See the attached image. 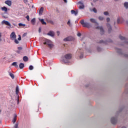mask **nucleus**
I'll list each match as a JSON object with an SVG mask.
<instances>
[{"label": "nucleus", "mask_w": 128, "mask_h": 128, "mask_svg": "<svg viewBox=\"0 0 128 128\" xmlns=\"http://www.w3.org/2000/svg\"><path fill=\"white\" fill-rule=\"evenodd\" d=\"M80 22L84 28H92V24L88 22H84V20H81Z\"/></svg>", "instance_id": "obj_1"}, {"label": "nucleus", "mask_w": 128, "mask_h": 128, "mask_svg": "<svg viewBox=\"0 0 128 128\" xmlns=\"http://www.w3.org/2000/svg\"><path fill=\"white\" fill-rule=\"evenodd\" d=\"M44 44H47L50 48H52L54 47V45L50 40H46V41L44 43Z\"/></svg>", "instance_id": "obj_2"}, {"label": "nucleus", "mask_w": 128, "mask_h": 128, "mask_svg": "<svg viewBox=\"0 0 128 128\" xmlns=\"http://www.w3.org/2000/svg\"><path fill=\"white\" fill-rule=\"evenodd\" d=\"M10 38L12 40H14L16 38V32H12L10 34Z\"/></svg>", "instance_id": "obj_3"}, {"label": "nucleus", "mask_w": 128, "mask_h": 128, "mask_svg": "<svg viewBox=\"0 0 128 128\" xmlns=\"http://www.w3.org/2000/svg\"><path fill=\"white\" fill-rule=\"evenodd\" d=\"M72 40H74V37L72 36H69L64 39V42H72Z\"/></svg>", "instance_id": "obj_4"}, {"label": "nucleus", "mask_w": 128, "mask_h": 128, "mask_svg": "<svg viewBox=\"0 0 128 128\" xmlns=\"http://www.w3.org/2000/svg\"><path fill=\"white\" fill-rule=\"evenodd\" d=\"M96 30H100V32L101 34H104V28L102 26H96Z\"/></svg>", "instance_id": "obj_5"}, {"label": "nucleus", "mask_w": 128, "mask_h": 128, "mask_svg": "<svg viewBox=\"0 0 128 128\" xmlns=\"http://www.w3.org/2000/svg\"><path fill=\"white\" fill-rule=\"evenodd\" d=\"M2 24H6V26H11L12 25L8 21L3 20L1 22Z\"/></svg>", "instance_id": "obj_6"}, {"label": "nucleus", "mask_w": 128, "mask_h": 128, "mask_svg": "<svg viewBox=\"0 0 128 128\" xmlns=\"http://www.w3.org/2000/svg\"><path fill=\"white\" fill-rule=\"evenodd\" d=\"M72 58V54H68L64 55V58L66 60H70Z\"/></svg>", "instance_id": "obj_7"}, {"label": "nucleus", "mask_w": 128, "mask_h": 128, "mask_svg": "<svg viewBox=\"0 0 128 128\" xmlns=\"http://www.w3.org/2000/svg\"><path fill=\"white\" fill-rule=\"evenodd\" d=\"M116 122H117L116 118L112 117L111 118V122L112 124H116Z\"/></svg>", "instance_id": "obj_8"}, {"label": "nucleus", "mask_w": 128, "mask_h": 128, "mask_svg": "<svg viewBox=\"0 0 128 128\" xmlns=\"http://www.w3.org/2000/svg\"><path fill=\"white\" fill-rule=\"evenodd\" d=\"M90 22L92 24H96V26H98V23L96 22V19L94 18H90Z\"/></svg>", "instance_id": "obj_9"}, {"label": "nucleus", "mask_w": 128, "mask_h": 128, "mask_svg": "<svg viewBox=\"0 0 128 128\" xmlns=\"http://www.w3.org/2000/svg\"><path fill=\"white\" fill-rule=\"evenodd\" d=\"M106 26H107V28H108V30L109 34L110 32H112V26H110V24H107Z\"/></svg>", "instance_id": "obj_10"}, {"label": "nucleus", "mask_w": 128, "mask_h": 128, "mask_svg": "<svg viewBox=\"0 0 128 128\" xmlns=\"http://www.w3.org/2000/svg\"><path fill=\"white\" fill-rule=\"evenodd\" d=\"M47 34L48 36H54V32L50 31Z\"/></svg>", "instance_id": "obj_11"}, {"label": "nucleus", "mask_w": 128, "mask_h": 128, "mask_svg": "<svg viewBox=\"0 0 128 128\" xmlns=\"http://www.w3.org/2000/svg\"><path fill=\"white\" fill-rule=\"evenodd\" d=\"M5 4H7L8 6H12V1L8 0H6L5 2Z\"/></svg>", "instance_id": "obj_12"}, {"label": "nucleus", "mask_w": 128, "mask_h": 128, "mask_svg": "<svg viewBox=\"0 0 128 128\" xmlns=\"http://www.w3.org/2000/svg\"><path fill=\"white\" fill-rule=\"evenodd\" d=\"M18 117V115H16V114H14V117L12 120V122L14 124V122H16V118Z\"/></svg>", "instance_id": "obj_13"}, {"label": "nucleus", "mask_w": 128, "mask_h": 128, "mask_svg": "<svg viewBox=\"0 0 128 128\" xmlns=\"http://www.w3.org/2000/svg\"><path fill=\"white\" fill-rule=\"evenodd\" d=\"M71 14H74V16H76V14H78V11H76L74 10H72Z\"/></svg>", "instance_id": "obj_14"}, {"label": "nucleus", "mask_w": 128, "mask_h": 128, "mask_svg": "<svg viewBox=\"0 0 128 128\" xmlns=\"http://www.w3.org/2000/svg\"><path fill=\"white\" fill-rule=\"evenodd\" d=\"M19 68L20 70L24 68V63H20L19 64Z\"/></svg>", "instance_id": "obj_15"}, {"label": "nucleus", "mask_w": 128, "mask_h": 128, "mask_svg": "<svg viewBox=\"0 0 128 128\" xmlns=\"http://www.w3.org/2000/svg\"><path fill=\"white\" fill-rule=\"evenodd\" d=\"M79 8L80 10H83V8H84V5L82 3H80V6H79Z\"/></svg>", "instance_id": "obj_16"}, {"label": "nucleus", "mask_w": 128, "mask_h": 128, "mask_svg": "<svg viewBox=\"0 0 128 128\" xmlns=\"http://www.w3.org/2000/svg\"><path fill=\"white\" fill-rule=\"evenodd\" d=\"M31 24H32V26L36 24V18H34L31 20Z\"/></svg>", "instance_id": "obj_17"}, {"label": "nucleus", "mask_w": 128, "mask_h": 128, "mask_svg": "<svg viewBox=\"0 0 128 128\" xmlns=\"http://www.w3.org/2000/svg\"><path fill=\"white\" fill-rule=\"evenodd\" d=\"M1 10H2L5 12H8V8H6V6L2 7L1 8Z\"/></svg>", "instance_id": "obj_18"}, {"label": "nucleus", "mask_w": 128, "mask_h": 128, "mask_svg": "<svg viewBox=\"0 0 128 128\" xmlns=\"http://www.w3.org/2000/svg\"><path fill=\"white\" fill-rule=\"evenodd\" d=\"M39 20H40V22H41L42 24H46V22H44V19H39Z\"/></svg>", "instance_id": "obj_19"}, {"label": "nucleus", "mask_w": 128, "mask_h": 128, "mask_svg": "<svg viewBox=\"0 0 128 128\" xmlns=\"http://www.w3.org/2000/svg\"><path fill=\"white\" fill-rule=\"evenodd\" d=\"M23 60L24 62H28V58L26 56H24L23 57Z\"/></svg>", "instance_id": "obj_20"}, {"label": "nucleus", "mask_w": 128, "mask_h": 128, "mask_svg": "<svg viewBox=\"0 0 128 128\" xmlns=\"http://www.w3.org/2000/svg\"><path fill=\"white\" fill-rule=\"evenodd\" d=\"M12 66H14L16 68H18V64H16V62H14L12 63Z\"/></svg>", "instance_id": "obj_21"}, {"label": "nucleus", "mask_w": 128, "mask_h": 128, "mask_svg": "<svg viewBox=\"0 0 128 128\" xmlns=\"http://www.w3.org/2000/svg\"><path fill=\"white\" fill-rule=\"evenodd\" d=\"M119 38H120V40H126V38L122 36H119Z\"/></svg>", "instance_id": "obj_22"}, {"label": "nucleus", "mask_w": 128, "mask_h": 128, "mask_svg": "<svg viewBox=\"0 0 128 128\" xmlns=\"http://www.w3.org/2000/svg\"><path fill=\"white\" fill-rule=\"evenodd\" d=\"M124 6L126 8L128 9V2H125L124 3Z\"/></svg>", "instance_id": "obj_23"}, {"label": "nucleus", "mask_w": 128, "mask_h": 128, "mask_svg": "<svg viewBox=\"0 0 128 128\" xmlns=\"http://www.w3.org/2000/svg\"><path fill=\"white\" fill-rule=\"evenodd\" d=\"M10 76L13 80L14 78V75L12 73H10Z\"/></svg>", "instance_id": "obj_24"}, {"label": "nucleus", "mask_w": 128, "mask_h": 128, "mask_svg": "<svg viewBox=\"0 0 128 128\" xmlns=\"http://www.w3.org/2000/svg\"><path fill=\"white\" fill-rule=\"evenodd\" d=\"M98 20H104V18L103 16H100L98 17Z\"/></svg>", "instance_id": "obj_25"}, {"label": "nucleus", "mask_w": 128, "mask_h": 128, "mask_svg": "<svg viewBox=\"0 0 128 128\" xmlns=\"http://www.w3.org/2000/svg\"><path fill=\"white\" fill-rule=\"evenodd\" d=\"M18 26H26V24H23L22 23H19Z\"/></svg>", "instance_id": "obj_26"}, {"label": "nucleus", "mask_w": 128, "mask_h": 128, "mask_svg": "<svg viewBox=\"0 0 128 128\" xmlns=\"http://www.w3.org/2000/svg\"><path fill=\"white\" fill-rule=\"evenodd\" d=\"M44 12V8L42 7L40 10V12Z\"/></svg>", "instance_id": "obj_27"}, {"label": "nucleus", "mask_w": 128, "mask_h": 128, "mask_svg": "<svg viewBox=\"0 0 128 128\" xmlns=\"http://www.w3.org/2000/svg\"><path fill=\"white\" fill-rule=\"evenodd\" d=\"M14 128H18V122H16L14 126Z\"/></svg>", "instance_id": "obj_28"}, {"label": "nucleus", "mask_w": 128, "mask_h": 128, "mask_svg": "<svg viewBox=\"0 0 128 128\" xmlns=\"http://www.w3.org/2000/svg\"><path fill=\"white\" fill-rule=\"evenodd\" d=\"M29 69L30 70H34V66H30L29 67Z\"/></svg>", "instance_id": "obj_29"}, {"label": "nucleus", "mask_w": 128, "mask_h": 128, "mask_svg": "<svg viewBox=\"0 0 128 128\" xmlns=\"http://www.w3.org/2000/svg\"><path fill=\"white\" fill-rule=\"evenodd\" d=\"M14 40V42L17 44H19L18 40L15 39Z\"/></svg>", "instance_id": "obj_30"}, {"label": "nucleus", "mask_w": 128, "mask_h": 128, "mask_svg": "<svg viewBox=\"0 0 128 128\" xmlns=\"http://www.w3.org/2000/svg\"><path fill=\"white\" fill-rule=\"evenodd\" d=\"M26 18L27 20H28V22H30V16L28 15L26 16Z\"/></svg>", "instance_id": "obj_31"}, {"label": "nucleus", "mask_w": 128, "mask_h": 128, "mask_svg": "<svg viewBox=\"0 0 128 128\" xmlns=\"http://www.w3.org/2000/svg\"><path fill=\"white\" fill-rule=\"evenodd\" d=\"M18 50H22V46H19V47L18 48Z\"/></svg>", "instance_id": "obj_32"}, {"label": "nucleus", "mask_w": 128, "mask_h": 128, "mask_svg": "<svg viewBox=\"0 0 128 128\" xmlns=\"http://www.w3.org/2000/svg\"><path fill=\"white\" fill-rule=\"evenodd\" d=\"M104 14L105 16H108V12H104Z\"/></svg>", "instance_id": "obj_33"}, {"label": "nucleus", "mask_w": 128, "mask_h": 128, "mask_svg": "<svg viewBox=\"0 0 128 128\" xmlns=\"http://www.w3.org/2000/svg\"><path fill=\"white\" fill-rule=\"evenodd\" d=\"M93 12L95 13H96L97 12V10H96V8H94L93 10H92Z\"/></svg>", "instance_id": "obj_34"}, {"label": "nucleus", "mask_w": 128, "mask_h": 128, "mask_svg": "<svg viewBox=\"0 0 128 128\" xmlns=\"http://www.w3.org/2000/svg\"><path fill=\"white\" fill-rule=\"evenodd\" d=\"M27 33H24V34L22 36V38H24V36H26Z\"/></svg>", "instance_id": "obj_35"}, {"label": "nucleus", "mask_w": 128, "mask_h": 128, "mask_svg": "<svg viewBox=\"0 0 128 128\" xmlns=\"http://www.w3.org/2000/svg\"><path fill=\"white\" fill-rule=\"evenodd\" d=\"M18 87H16V94H18Z\"/></svg>", "instance_id": "obj_36"}, {"label": "nucleus", "mask_w": 128, "mask_h": 128, "mask_svg": "<svg viewBox=\"0 0 128 128\" xmlns=\"http://www.w3.org/2000/svg\"><path fill=\"white\" fill-rule=\"evenodd\" d=\"M120 18H118L117 19V23L120 24Z\"/></svg>", "instance_id": "obj_37"}, {"label": "nucleus", "mask_w": 128, "mask_h": 128, "mask_svg": "<svg viewBox=\"0 0 128 128\" xmlns=\"http://www.w3.org/2000/svg\"><path fill=\"white\" fill-rule=\"evenodd\" d=\"M16 54H22V52L20 50L16 51Z\"/></svg>", "instance_id": "obj_38"}, {"label": "nucleus", "mask_w": 128, "mask_h": 128, "mask_svg": "<svg viewBox=\"0 0 128 128\" xmlns=\"http://www.w3.org/2000/svg\"><path fill=\"white\" fill-rule=\"evenodd\" d=\"M67 24H68V26H70V20H68Z\"/></svg>", "instance_id": "obj_39"}, {"label": "nucleus", "mask_w": 128, "mask_h": 128, "mask_svg": "<svg viewBox=\"0 0 128 128\" xmlns=\"http://www.w3.org/2000/svg\"><path fill=\"white\" fill-rule=\"evenodd\" d=\"M18 40H22V37L20 36V35H19V37L18 38Z\"/></svg>", "instance_id": "obj_40"}, {"label": "nucleus", "mask_w": 128, "mask_h": 128, "mask_svg": "<svg viewBox=\"0 0 128 128\" xmlns=\"http://www.w3.org/2000/svg\"><path fill=\"white\" fill-rule=\"evenodd\" d=\"M97 50L98 52H100V50H102V48H97Z\"/></svg>", "instance_id": "obj_41"}, {"label": "nucleus", "mask_w": 128, "mask_h": 128, "mask_svg": "<svg viewBox=\"0 0 128 128\" xmlns=\"http://www.w3.org/2000/svg\"><path fill=\"white\" fill-rule=\"evenodd\" d=\"M110 18H106V22H110Z\"/></svg>", "instance_id": "obj_42"}, {"label": "nucleus", "mask_w": 128, "mask_h": 128, "mask_svg": "<svg viewBox=\"0 0 128 128\" xmlns=\"http://www.w3.org/2000/svg\"><path fill=\"white\" fill-rule=\"evenodd\" d=\"M118 54H120V52H122V50H120V49H118Z\"/></svg>", "instance_id": "obj_43"}, {"label": "nucleus", "mask_w": 128, "mask_h": 128, "mask_svg": "<svg viewBox=\"0 0 128 128\" xmlns=\"http://www.w3.org/2000/svg\"><path fill=\"white\" fill-rule=\"evenodd\" d=\"M78 36H82V34L80 32L78 33L77 34Z\"/></svg>", "instance_id": "obj_44"}, {"label": "nucleus", "mask_w": 128, "mask_h": 128, "mask_svg": "<svg viewBox=\"0 0 128 128\" xmlns=\"http://www.w3.org/2000/svg\"><path fill=\"white\" fill-rule=\"evenodd\" d=\"M99 42H100V44H104V40H101Z\"/></svg>", "instance_id": "obj_45"}, {"label": "nucleus", "mask_w": 128, "mask_h": 128, "mask_svg": "<svg viewBox=\"0 0 128 128\" xmlns=\"http://www.w3.org/2000/svg\"><path fill=\"white\" fill-rule=\"evenodd\" d=\"M24 4H28V0H24Z\"/></svg>", "instance_id": "obj_46"}, {"label": "nucleus", "mask_w": 128, "mask_h": 128, "mask_svg": "<svg viewBox=\"0 0 128 128\" xmlns=\"http://www.w3.org/2000/svg\"><path fill=\"white\" fill-rule=\"evenodd\" d=\"M42 32V28H40L38 30V32Z\"/></svg>", "instance_id": "obj_47"}, {"label": "nucleus", "mask_w": 128, "mask_h": 128, "mask_svg": "<svg viewBox=\"0 0 128 128\" xmlns=\"http://www.w3.org/2000/svg\"><path fill=\"white\" fill-rule=\"evenodd\" d=\"M83 56H84V54H82L80 56V58H82Z\"/></svg>", "instance_id": "obj_48"}, {"label": "nucleus", "mask_w": 128, "mask_h": 128, "mask_svg": "<svg viewBox=\"0 0 128 128\" xmlns=\"http://www.w3.org/2000/svg\"><path fill=\"white\" fill-rule=\"evenodd\" d=\"M57 34L58 36H60V31H57Z\"/></svg>", "instance_id": "obj_49"}, {"label": "nucleus", "mask_w": 128, "mask_h": 128, "mask_svg": "<svg viewBox=\"0 0 128 128\" xmlns=\"http://www.w3.org/2000/svg\"><path fill=\"white\" fill-rule=\"evenodd\" d=\"M64 0V2H68V0Z\"/></svg>", "instance_id": "obj_50"}, {"label": "nucleus", "mask_w": 128, "mask_h": 128, "mask_svg": "<svg viewBox=\"0 0 128 128\" xmlns=\"http://www.w3.org/2000/svg\"><path fill=\"white\" fill-rule=\"evenodd\" d=\"M3 18H8V17H6V16H3Z\"/></svg>", "instance_id": "obj_51"}, {"label": "nucleus", "mask_w": 128, "mask_h": 128, "mask_svg": "<svg viewBox=\"0 0 128 128\" xmlns=\"http://www.w3.org/2000/svg\"><path fill=\"white\" fill-rule=\"evenodd\" d=\"M94 0V2H98V0Z\"/></svg>", "instance_id": "obj_52"}, {"label": "nucleus", "mask_w": 128, "mask_h": 128, "mask_svg": "<svg viewBox=\"0 0 128 128\" xmlns=\"http://www.w3.org/2000/svg\"><path fill=\"white\" fill-rule=\"evenodd\" d=\"M0 38H2V33H0Z\"/></svg>", "instance_id": "obj_53"}, {"label": "nucleus", "mask_w": 128, "mask_h": 128, "mask_svg": "<svg viewBox=\"0 0 128 128\" xmlns=\"http://www.w3.org/2000/svg\"><path fill=\"white\" fill-rule=\"evenodd\" d=\"M118 0H114L115 2H118Z\"/></svg>", "instance_id": "obj_54"}, {"label": "nucleus", "mask_w": 128, "mask_h": 128, "mask_svg": "<svg viewBox=\"0 0 128 128\" xmlns=\"http://www.w3.org/2000/svg\"><path fill=\"white\" fill-rule=\"evenodd\" d=\"M126 58H128V56H126Z\"/></svg>", "instance_id": "obj_55"}, {"label": "nucleus", "mask_w": 128, "mask_h": 128, "mask_svg": "<svg viewBox=\"0 0 128 128\" xmlns=\"http://www.w3.org/2000/svg\"><path fill=\"white\" fill-rule=\"evenodd\" d=\"M2 40V38H0V42Z\"/></svg>", "instance_id": "obj_56"}, {"label": "nucleus", "mask_w": 128, "mask_h": 128, "mask_svg": "<svg viewBox=\"0 0 128 128\" xmlns=\"http://www.w3.org/2000/svg\"><path fill=\"white\" fill-rule=\"evenodd\" d=\"M0 122H2V121H0Z\"/></svg>", "instance_id": "obj_57"}, {"label": "nucleus", "mask_w": 128, "mask_h": 128, "mask_svg": "<svg viewBox=\"0 0 128 128\" xmlns=\"http://www.w3.org/2000/svg\"><path fill=\"white\" fill-rule=\"evenodd\" d=\"M126 23L128 24V22H127Z\"/></svg>", "instance_id": "obj_58"}, {"label": "nucleus", "mask_w": 128, "mask_h": 128, "mask_svg": "<svg viewBox=\"0 0 128 128\" xmlns=\"http://www.w3.org/2000/svg\"><path fill=\"white\" fill-rule=\"evenodd\" d=\"M0 112H1V110H0Z\"/></svg>", "instance_id": "obj_59"}]
</instances>
